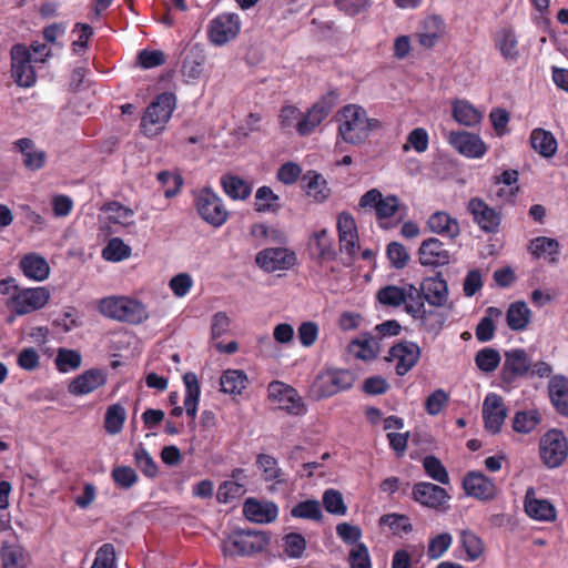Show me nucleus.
<instances>
[{
    "label": "nucleus",
    "instance_id": "3c124183",
    "mask_svg": "<svg viewBox=\"0 0 568 568\" xmlns=\"http://www.w3.org/2000/svg\"><path fill=\"white\" fill-rule=\"evenodd\" d=\"M453 536L449 532H442L430 538L427 546V556L429 559L440 558L452 546Z\"/></svg>",
    "mask_w": 568,
    "mask_h": 568
},
{
    "label": "nucleus",
    "instance_id": "aec40b11",
    "mask_svg": "<svg viewBox=\"0 0 568 568\" xmlns=\"http://www.w3.org/2000/svg\"><path fill=\"white\" fill-rule=\"evenodd\" d=\"M413 498L425 507L438 509L443 507L450 497L443 487L422 481L414 485Z\"/></svg>",
    "mask_w": 568,
    "mask_h": 568
},
{
    "label": "nucleus",
    "instance_id": "a19ab883",
    "mask_svg": "<svg viewBox=\"0 0 568 568\" xmlns=\"http://www.w3.org/2000/svg\"><path fill=\"white\" fill-rule=\"evenodd\" d=\"M246 375L239 369H229L220 378L221 390L225 394L239 395L246 387Z\"/></svg>",
    "mask_w": 568,
    "mask_h": 568
},
{
    "label": "nucleus",
    "instance_id": "c85d7f7f",
    "mask_svg": "<svg viewBox=\"0 0 568 568\" xmlns=\"http://www.w3.org/2000/svg\"><path fill=\"white\" fill-rule=\"evenodd\" d=\"M454 120L464 126H476L483 120V112L466 100H455L452 103Z\"/></svg>",
    "mask_w": 568,
    "mask_h": 568
},
{
    "label": "nucleus",
    "instance_id": "4be33fe9",
    "mask_svg": "<svg viewBox=\"0 0 568 568\" xmlns=\"http://www.w3.org/2000/svg\"><path fill=\"white\" fill-rule=\"evenodd\" d=\"M468 210L474 221L485 232H496L500 225L501 216L498 211L488 206L481 199H471Z\"/></svg>",
    "mask_w": 568,
    "mask_h": 568
},
{
    "label": "nucleus",
    "instance_id": "473e14b6",
    "mask_svg": "<svg viewBox=\"0 0 568 568\" xmlns=\"http://www.w3.org/2000/svg\"><path fill=\"white\" fill-rule=\"evenodd\" d=\"M1 568H27L28 556L24 549L10 542H3L0 547Z\"/></svg>",
    "mask_w": 568,
    "mask_h": 568
},
{
    "label": "nucleus",
    "instance_id": "9d476101",
    "mask_svg": "<svg viewBox=\"0 0 568 568\" xmlns=\"http://www.w3.org/2000/svg\"><path fill=\"white\" fill-rule=\"evenodd\" d=\"M358 206L374 211L379 224L387 227V220L398 211L399 201L395 195H384L379 190L371 189L361 196Z\"/></svg>",
    "mask_w": 568,
    "mask_h": 568
},
{
    "label": "nucleus",
    "instance_id": "8fccbe9b",
    "mask_svg": "<svg viewBox=\"0 0 568 568\" xmlns=\"http://www.w3.org/2000/svg\"><path fill=\"white\" fill-rule=\"evenodd\" d=\"M475 363L481 372L490 373L498 367L500 355L496 349L486 347L476 354Z\"/></svg>",
    "mask_w": 568,
    "mask_h": 568
},
{
    "label": "nucleus",
    "instance_id": "6ab92c4d",
    "mask_svg": "<svg viewBox=\"0 0 568 568\" xmlns=\"http://www.w3.org/2000/svg\"><path fill=\"white\" fill-rule=\"evenodd\" d=\"M506 415L503 398L495 393H489L483 403L485 428L491 434H497L505 422Z\"/></svg>",
    "mask_w": 568,
    "mask_h": 568
},
{
    "label": "nucleus",
    "instance_id": "f03ea898",
    "mask_svg": "<svg viewBox=\"0 0 568 568\" xmlns=\"http://www.w3.org/2000/svg\"><path fill=\"white\" fill-rule=\"evenodd\" d=\"M338 136L347 144L362 145L371 132L379 128L376 119L369 118L366 110L358 104L343 106L336 114Z\"/></svg>",
    "mask_w": 568,
    "mask_h": 568
},
{
    "label": "nucleus",
    "instance_id": "09e8293b",
    "mask_svg": "<svg viewBox=\"0 0 568 568\" xmlns=\"http://www.w3.org/2000/svg\"><path fill=\"white\" fill-rule=\"evenodd\" d=\"M540 423V415L537 410L519 412L514 417V429L517 433L528 434Z\"/></svg>",
    "mask_w": 568,
    "mask_h": 568
},
{
    "label": "nucleus",
    "instance_id": "69168bd1",
    "mask_svg": "<svg viewBox=\"0 0 568 568\" xmlns=\"http://www.w3.org/2000/svg\"><path fill=\"white\" fill-rule=\"evenodd\" d=\"M91 568H115V551L111 544H104L98 549Z\"/></svg>",
    "mask_w": 568,
    "mask_h": 568
},
{
    "label": "nucleus",
    "instance_id": "680f3d73",
    "mask_svg": "<svg viewBox=\"0 0 568 568\" xmlns=\"http://www.w3.org/2000/svg\"><path fill=\"white\" fill-rule=\"evenodd\" d=\"M404 150L408 151L410 148L418 153H423L428 148V133L423 128L414 129L407 136V142L404 144Z\"/></svg>",
    "mask_w": 568,
    "mask_h": 568
},
{
    "label": "nucleus",
    "instance_id": "2eb2a0df",
    "mask_svg": "<svg viewBox=\"0 0 568 568\" xmlns=\"http://www.w3.org/2000/svg\"><path fill=\"white\" fill-rule=\"evenodd\" d=\"M67 32V24L63 22L51 23L43 28V43L38 44V62H45L48 59L57 57L64 48L63 38Z\"/></svg>",
    "mask_w": 568,
    "mask_h": 568
},
{
    "label": "nucleus",
    "instance_id": "dca6fc26",
    "mask_svg": "<svg viewBox=\"0 0 568 568\" xmlns=\"http://www.w3.org/2000/svg\"><path fill=\"white\" fill-rule=\"evenodd\" d=\"M420 349L417 344L412 342L394 345L386 359L394 364L397 375L403 376L408 373L418 362Z\"/></svg>",
    "mask_w": 568,
    "mask_h": 568
},
{
    "label": "nucleus",
    "instance_id": "052dcab7",
    "mask_svg": "<svg viewBox=\"0 0 568 568\" xmlns=\"http://www.w3.org/2000/svg\"><path fill=\"white\" fill-rule=\"evenodd\" d=\"M352 352L356 357L368 361L376 357L378 353V343L375 338H365L353 343Z\"/></svg>",
    "mask_w": 568,
    "mask_h": 568
},
{
    "label": "nucleus",
    "instance_id": "6e6d98bb",
    "mask_svg": "<svg viewBox=\"0 0 568 568\" xmlns=\"http://www.w3.org/2000/svg\"><path fill=\"white\" fill-rule=\"evenodd\" d=\"M291 515L295 518L317 520L322 517V510L317 500H306L293 507Z\"/></svg>",
    "mask_w": 568,
    "mask_h": 568
},
{
    "label": "nucleus",
    "instance_id": "4c0bfd02",
    "mask_svg": "<svg viewBox=\"0 0 568 568\" xmlns=\"http://www.w3.org/2000/svg\"><path fill=\"white\" fill-rule=\"evenodd\" d=\"M205 57L199 45L190 48L182 65V73L189 80H196L201 77Z\"/></svg>",
    "mask_w": 568,
    "mask_h": 568
},
{
    "label": "nucleus",
    "instance_id": "c03bdc74",
    "mask_svg": "<svg viewBox=\"0 0 568 568\" xmlns=\"http://www.w3.org/2000/svg\"><path fill=\"white\" fill-rule=\"evenodd\" d=\"M125 409L120 404H113L108 407L104 417V428L111 435L119 434L125 422Z\"/></svg>",
    "mask_w": 568,
    "mask_h": 568
},
{
    "label": "nucleus",
    "instance_id": "603ef678",
    "mask_svg": "<svg viewBox=\"0 0 568 568\" xmlns=\"http://www.w3.org/2000/svg\"><path fill=\"white\" fill-rule=\"evenodd\" d=\"M381 524L387 526L394 535L402 536L412 531L409 518L405 515L388 514L381 517Z\"/></svg>",
    "mask_w": 568,
    "mask_h": 568
},
{
    "label": "nucleus",
    "instance_id": "9b49d317",
    "mask_svg": "<svg viewBox=\"0 0 568 568\" xmlns=\"http://www.w3.org/2000/svg\"><path fill=\"white\" fill-rule=\"evenodd\" d=\"M268 398L280 409L292 415H304L307 410L303 398L292 386L282 382H272L267 387Z\"/></svg>",
    "mask_w": 568,
    "mask_h": 568
},
{
    "label": "nucleus",
    "instance_id": "5fc2aeb1",
    "mask_svg": "<svg viewBox=\"0 0 568 568\" xmlns=\"http://www.w3.org/2000/svg\"><path fill=\"white\" fill-rule=\"evenodd\" d=\"M282 547L288 557L300 558L306 548V541L302 535L291 532L284 536Z\"/></svg>",
    "mask_w": 568,
    "mask_h": 568
},
{
    "label": "nucleus",
    "instance_id": "338daca9",
    "mask_svg": "<svg viewBox=\"0 0 568 568\" xmlns=\"http://www.w3.org/2000/svg\"><path fill=\"white\" fill-rule=\"evenodd\" d=\"M320 327L315 322H303L297 328V337L304 347H311L318 338Z\"/></svg>",
    "mask_w": 568,
    "mask_h": 568
},
{
    "label": "nucleus",
    "instance_id": "4d7b16f0",
    "mask_svg": "<svg viewBox=\"0 0 568 568\" xmlns=\"http://www.w3.org/2000/svg\"><path fill=\"white\" fill-rule=\"evenodd\" d=\"M244 486L235 480H226L222 483L217 489L216 498L219 503H230L244 494Z\"/></svg>",
    "mask_w": 568,
    "mask_h": 568
},
{
    "label": "nucleus",
    "instance_id": "79ce46f5",
    "mask_svg": "<svg viewBox=\"0 0 568 568\" xmlns=\"http://www.w3.org/2000/svg\"><path fill=\"white\" fill-rule=\"evenodd\" d=\"M496 47L506 60L515 61L519 54L517 38L511 30L503 29L495 38Z\"/></svg>",
    "mask_w": 568,
    "mask_h": 568
},
{
    "label": "nucleus",
    "instance_id": "49530a36",
    "mask_svg": "<svg viewBox=\"0 0 568 568\" xmlns=\"http://www.w3.org/2000/svg\"><path fill=\"white\" fill-rule=\"evenodd\" d=\"M54 362L59 372L69 373L81 366V355L74 349L60 348Z\"/></svg>",
    "mask_w": 568,
    "mask_h": 568
},
{
    "label": "nucleus",
    "instance_id": "774afa93",
    "mask_svg": "<svg viewBox=\"0 0 568 568\" xmlns=\"http://www.w3.org/2000/svg\"><path fill=\"white\" fill-rule=\"evenodd\" d=\"M351 568H371L368 549L363 544H356L349 551Z\"/></svg>",
    "mask_w": 568,
    "mask_h": 568
},
{
    "label": "nucleus",
    "instance_id": "37998d69",
    "mask_svg": "<svg viewBox=\"0 0 568 568\" xmlns=\"http://www.w3.org/2000/svg\"><path fill=\"white\" fill-rule=\"evenodd\" d=\"M552 404L561 414H568V382L564 378L554 379L549 386Z\"/></svg>",
    "mask_w": 568,
    "mask_h": 568
},
{
    "label": "nucleus",
    "instance_id": "a211bd4d",
    "mask_svg": "<svg viewBox=\"0 0 568 568\" xmlns=\"http://www.w3.org/2000/svg\"><path fill=\"white\" fill-rule=\"evenodd\" d=\"M256 264L266 272L288 270L295 263V255L283 247L265 248L257 253Z\"/></svg>",
    "mask_w": 568,
    "mask_h": 568
},
{
    "label": "nucleus",
    "instance_id": "2f4dec72",
    "mask_svg": "<svg viewBox=\"0 0 568 568\" xmlns=\"http://www.w3.org/2000/svg\"><path fill=\"white\" fill-rule=\"evenodd\" d=\"M303 182L307 196L315 202H323L331 194L326 180L314 171H308L303 176Z\"/></svg>",
    "mask_w": 568,
    "mask_h": 568
},
{
    "label": "nucleus",
    "instance_id": "a18cd8bd",
    "mask_svg": "<svg viewBox=\"0 0 568 568\" xmlns=\"http://www.w3.org/2000/svg\"><path fill=\"white\" fill-rule=\"evenodd\" d=\"M280 207V197L268 186H261L255 193V209L257 212H274Z\"/></svg>",
    "mask_w": 568,
    "mask_h": 568
},
{
    "label": "nucleus",
    "instance_id": "39448f33",
    "mask_svg": "<svg viewBox=\"0 0 568 568\" xmlns=\"http://www.w3.org/2000/svg\"><path fill=\"white\" fill-rule=\"evenodd\" d=\"M176 106V100L172 93L158 95L145 109L141 119V130L148 138L156 136L166 128Z\"/></svg>",
    "mask_w": 568,
    "mask_h": 568
},
{
    "label": "nucleus",
    "instance_id": "f257e3e1",
    "mask_svg": "<svg viewBox=\"0 0 568 568\" xmlns=\"http://www.w3.org/2000/svg\"><path fill=\"white\" fill-rule=\"evenodd\" d=\"M377 300L384 306L398 307L405 305V310L415 320L420 322L425 331L438 333L443 326V318L425 308L419 290L413 284L402 286L387 285L377 292Z\"/></svg>",
    "mask_w": 568,
    "mask_h": 568
},
{
    "label": "nucleus",
    "instance_id": "cd10ccee",
    "mask_svg": "<svg viewBox=\"0 0 568 568\" xmlns=\"http://www.w3.org/2000/svg\"><path fill=\"white\" fill-rule=\"evenodd\" d=\"M104 373L100 369L93 368L77 376L69 385V390L73 395H87L104 385Z\"/></svg>",
    "mask_w": 568,
    "mask_h": 568
},
{
    "label": "nucleus",
    "instance_id": "412c9836",
    "mask_svg": "<svg viewBox=\"0 0 568 568\" xmlns=\"http://www.w3.org/2000/svg\"><path fill=\"white\" fill-rule=\"evenodd\" d=\"M418 260L424 266H443L450 262V253L440 240L429 237L422 242Z\"/></svg>",
    "mask_w": 568,
    "mask_h": 568
},
{
    "label": "nucleus",
    "instance_id": "de8ad7c7",
    "mask_svg": "<svg viewBox=\"0 0 568 568\" xmlns=\"http://www.w3.org/2000/svg\"><path fill=\"white\" fill-rule=\"evenodd\" d=\"M131 255V248L121 239H111L102 251L104 260L110 262H120Z\"/></svg>",
    "mask_w": 568,
    "mask_h": 568
},
{
    "label": "nucleus",
    "instance_id": "f3484780",
    "mask_svg": "<svg viewBox=\"0 0 568 568\" xmlns=\"http://www.w3.org/2000/svg\"><path fill=\"white\" fill-rule=\"evenodd\" d=\"M463 487L468 496L481 501L493 500L498 494L496 484L479 471L466 474L463 479Z\"/></svg>",
    "mask_w": 568,
    "mask_h": 568
},
{
    "label": "nucleus",
    "instance_id": "0eeeda50",
    "mask_svg": "<svg viewBox=\"0 0 568 568\" xmlns=\"http://www.w3.org/2000/svg\"><path fill=\"white\" fill-rule=\"evenodd\" d=\"M268 544V538L260 531L235 530L222 542V551L225 556H250L262 551Z\"/></svg>",
    "mask_w": 568,
    "mask_h": 568
},
{
    "label": "nucleus",
    "instance_id": "ea45409f",
    "mask_svg": "<svg viewBox=\"0 0 568 568\" xmlns=\"http://www.w3.org/2000/svg\"><path fill=\"white\" fill-rule=\"evenodd\" d=\"M221 185L224 192L233 200H245L252 191L251 185L243 179L225 174L221 178Z\"/></svg>",
    "mask_w": 568,
    "mask_h": 568
},
{
    "label": "nucleus",
    "instance_id": "13d9d810",
    "mask_svg": "<svg viewBox=\"0 0 568 568\" xmlns=\"http://www.w3.org/2000/svg\"><path fill=\"white\" fill-rule=\"evenodd\" d=\"M111 476L115 485L124 489L131 488L138 481V475L130 466L114 467Z\"/></svg>",
    "mask_w": 568,
    "mask_h": 568
},
{
    "label": "nucleus",
    "instance_id": "c9c22d12",
    "mask_svg": "<svg viewBox=\"0 0 568 568\" xmlns=\"http://www.w3.org/2000/svg\"><path fill=\"white\" fill-rule=\"evenodd\" d=\"M7 307L18 314L24 315L36 310V288H20L7 302Z\"/></svg>",
    "mask_w": 568,
    "mask_h": 568
},
{
    "label": "nucleus",
    "instance_id": "f8f14e48",
    "mask_svg": "<svg viewBox=\"0 0 568 568\" xmlns=\"http://www.w3.org/2000/svg\"><path fill=\"white\" fill-rule=\"evenodd\" d=\"M11 75L20 87L29 88L36 82V70L32 64L30 49L24 44H14L10 51Z\"/></svg>",
    "mask_w": 568,
    "mask_h": 568
},
{
    "label": "nucleus",
    "instance_id": "c756f323",
    "mask_svg": "<svg viewBox=\"0 0 568 568\" xmlns=\"http://www.w3.org/2000/svg\"><path fill=\"white\" fill-rule=\"evenodd\" d=\"M525 510L535 520L551 521L556 518L555 507L546 499L536 498L530 490L526 494Z\"/></svg>",
    "mask_w": 568,
    "mask_h": 568
},
{
    "label": "nucleus",
    "instance_id": "a878e982",
    "mask_svg": "<svg viewBox=\"0 0 568 568\" xmlns=\"http://www.w3.org/2000/svg\"><path fill=\"white\" fill-rule=\"evenodd\" d=\"M427 227L432 233L449 240H455L460 235L458 220L445 211L434 212L427 220Z\"/></svg>",
    "mask_w": 568,
    "mask_h": 568
},
{
    "label": "nucleus",
    "instance_id": "58836bf2",
    "mask_svg": "<svg viewBox=\"0 0 568 568\" xmlns=\"http://www.w3.org/2000/svg\"><path fill=\"white\" fill-rule=\"evenodd\" d=\"M308 250L314 257L333 258L334 248L326 230L315 232L308 241Z\"/></svg>",
    "mask_w": 568,
    "mask_h": 568
},
{
    "label": "nucleus",
    "instance_id": "bf43d9fd",
    "mask_svg": "<svg viewBox=\"0 0 568 568\" xmlns=\"http://www.w3.org/2000/svg\"><path fill=\"white\" fill-rule=\"evenodd\" d=\"M134 460H135L136 466L141 469V471L145 476L153 477L156 475L158 467H156L152 456L149 454V452L142 445H139L134 449Z\"/></svg>",
    "mask_w": 568,
    "mask_h": 568
},
{
    "label": "nucleus",
    "instance_id": "5701e85b",
    "mask_svg": "<svg viewBox=\"0 0 568 568\" xmlns=\"http://www.w3.org/2000/svg\"><path fill=\"white\" fill-rule=\"evenodd\" d=\"M134 217L135 212L133 209L125 206L120 202L112 201L102 206L100 221L119 227L129 229L135 226Z\"/></svg>",
    "mask_w": 568,
    "mask_h": 568
},
{
    "label": "nucleus",
    "instance_id": "e2e57ef3",
    "mask_svg": "<svg viewBox=\"0 0 568 568\" xmlns=\"http://www.w3.org/2000/svg\"><path fill=\"white\" fill-rule=\"evenodd\" d=\"M460 544L470 560L477 559L483 552L481 540L470 531L460 534Z\"/></svg>",
    "mask_w": 568,
    "mask_h": 568
},
{
    "label": "nucleus",
    "instance_id": "e433bc0d",
    "mask_svg": "<svg viewBox=\"0 0 568 568\" xmlns=\"http://www.w3.org/2000/svg\"><path fill=\"white\" fill-rule=\"evenodd\" d=\"M531 312L525 302L509 305L506 314L507 325L513 331H524L530 323Z\"/></svg>",
    "mask_w": 568,
    "mask_h": 568
},
{
    "label": "nucleus",
    "instance_id": "7c9ffc66",
    "mask_svg": "<svg viewBox=\"0 0 568 568\" xmlns=\"http://www.w3.org/2000/svg\"><path fill=\"white\" fill-rule=\"evenodd\" d=\"M528 251L536 258H544L550 263H556L559 252V243L557 240L551 237L538 236L530 241Z\"/></svg>",
    "mask_w": 568,
    "mask_h": 568
},
{
    "label": "nucleus",
    "instance_id": "20e7f679",
    "mask_svg": "<svg viewBox=\"0 0 568 568\" xmlns=\"http://www.w3.org/2000/svg\"><path fill=\"white\" fill-rule=\"evenodd\" d=\"M98 310L104 317L131 325H140L150 317L146 305L128 295L103 297L98 303Z\"/></svg>",
    "mask_w": 568,
    "mask_h": 568
},
{
    "label": "nucleus",
    "instance_id": "bb28decb",
    "mask_svg": "<svg viewBox=\"0 0 568 568\" xmlns=\"http://www.w3.org/2000/svg\"><path fill=\"white\" fill-rule=\"evenodd\" d=\"M244 516L253 523L268 524L274 521L278 515V508L273 501H258L248 498L243 506Z\"/></svg>",
    "mask_w": 568,
    "mask_h": 568
},
{
    "label": "nucleus",
    "instance_id": "4468645a",
    "mask_svg": "<svg viewBox=\"0 0 568 568\" xmlns=\"http://www.w3.org/2000/svg\"><path fill=\"white\" fill-rule=\"evenodd\" d=\"M241 21L235 13H222L209 24L210 40L216 45H223L233 40L240 32Z\"/></svg>",
    "mask_w": 568,
    "mask_h": 568
},
{
    "label": "nucleus",
    "instance_id": "6e6552de",
    "mask_svg": "<svg viewBox=\"0 0 568 568\" xmlns=\"http://www.w3.org/2000/svg\"><path fill=\"white\" fill-rule=\"evenodd\" d=\"M539 456L548 468L561 466L568 456V440L565 434L558 429L545 433L539 440Z\"/></svg>",
    "mask_w": 568,
    "mask_h": 568
},
{
    "label": "nucleus",
    "instance_id": "f704fd0d",
    "mask_svg": "<svg viewBox=\"0 0 568 568\" xmlns=\"http://www.w3.org/2000/svg\"><path fill=\"white\" fill-rule=\"evenodd\" d=\"M183 383L185 385L184 409L190 417L195 418L201 394L197 376L191 372L185 373Z\"/></svg>",
    "mask_w": 568,
    "mask_h": 568
},
{
    "label": "nucleus",
    "instance_id": "7ed1b4c3",
    "mask_svg": "<svg viewBox=\"0 0 568 568\" xmlns=\"http://www.w3.org/2000/svg\"><path fill=\"white\" fill-rule=\"evenodd\" d=\"M331 110L329 103L324 100L314 103L306 112L295 105H284L278 114L280 126L286 133L295 131L298 135L306 136L328 116Z\"/></svg>",
    "mask_w": 568,
    "mask_h": 568
},
{
    "label": "nucleus",
    "instance_id": "393cba45",
    "mask_svg": "<svg viewBox=\"0 0 568 568\" xmlns=\"http://www.w3.org/2000/svg\"><path fill=\"white\" fill-rule=\"evenodd\" d=\"M417 288L420 292L423 303L426 301L432 306L442 307L448 301L447 283L440 276L425 278Z\"/></svg>",
    "mask_w": 568,
    "mask_h": 568
},
{
    "label": "nucleus",
    "instance_id": "b1692460",
    "mask_svg": "<svg viewBox=\"0 0 568 568\" xmlns=\"http://www.w3.org/2000/svg\"><path fill=\"white\" fill-rule=\"evenodd\" d=\"M530 366V358L524 349L507 352L503 366V381L513 383L516 378L525 376L529 372Z\"/></svg>",
    "mask_w": 568,
    "mask_h": 568
},
{
    "label": "nucleus",
    "instance_id": "1a4fd4ad",
    "mask_svg": "<svg viewBox=\"0 0 568 568\" xmlns=\"http://www.w3.org/2000/svg\"><path fill=\"white\" fill-rule=\"evenodd\" d=\"M195 206L200 216L214 227H220L227 221L229 211L222 199L209 187L195 194Z\"/></svg>",
    "mask_w": 568,
    "mask_h": 568
},
{
    "label": "nucleus",
    "instance_id": "72a5a7b5",
    "mask_svg": "<svg viewBox=\"0 0 568 568\" xmlns=\"http://www.w3.org/2000/svg\"><path fill=\"white\" fill-rule=\"evenodd\" d=\"M530 144L544 158H551L557 151V141L554 134L540 128L531 131Z\"/></svg>",
    "mask_w": 568,
    "mask_h": 568
},
{
    "label": "nucleus",
    "instance_id": "0e129e2a",
    "mask_svg": "<svg viewBox=\"0 0 568 568\" xmlns=\"http://www.w3.org/2000/svg\"><path fill=\"white\" fill-rule=\"evenodd\" d=\"M323 504L328 513L335 515H345L347 509L344 504L342 494L334 489H328L324 493Z\"/></svg>",
    "mask_w": 568,
    "mask_h": 568
},
{
    "label": "nucleus",
    "instance_id": "ddd939ff",
    "mask_svg": "<svg viewBox=\"0 0 568 568\" xmlns=\"http://www.w3.org/2000/svg\"><path fill=\"white\" fill-rule=\"evenodd\" d=\"M446 139L454 150L468 159H481L488 150L479 135L467 131H452Z\"/></svg>",
    "mask_w": 568,
    "mask_h": 568
},
{
    "label": "nucleus",
    "instance_id": "423d86ee",
    "mask_svg": "<svg viewBox=\"0 0 568 568\" xmlns=\"http://www.w3.org/2000/svg\"><path fill=\"white\" fill-rule=\"evenodd\" d=\"M353 374L347 369H325L316 375L310 386V396L316 400L331 397L352 387Z\"/></svg>",
    "mask_w": 568,
    "mask_h": 568
},
{
    "label": "nucleus",
    "instance_id": "864d4df0",
    "mask_svg": "<svg viewBox=\"0 0 568 568\" xmlns=\"http://www.w3.org/2000/svg\"><path fill=\"white\" fill-rule=\"evenodd\" d=\"M423 466L426 471V474L434 480L446 485L449 483V475L442 464V462L434 457V456H427L423 460Z\"/></svg>",
    "mask_w": 568,
    "mask_h": 568
}]
</instances>
